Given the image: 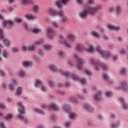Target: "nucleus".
Here are the masks:
<instances>
[{"label": "nucleus", "mask_w": 128, "mask_h": 128, "mask_svg": "<svg viewBox=\"0 0 128 128\" xmlns=\"http://www.w3.org/2000/svg\"><path fill=\"white\" fill-rule=\"evenodd\" d=\"M68 66H72V62L69 61L68 62V64H67Z\"/></svg>", "instance_id": "63"}, {"label": "nucleus", "mask_w": 128, "mask_h": 128, "mask_svg": "<svg viewBox=\"0 0 128 128\" xmlns=\"http://www.w3.org/2000/svg\"><path fill=\"white\" fill-rule=\"evenodd\" d=\"M0 128H6V126H4V123L1 122L0 124Z\"/></svg>", "instance_id": "59"}, {"label": "nucleus", "mask_w": 128, "mask_h": 128, "mask_svg": "<svg viewBox=\"0 0 128 128\" xmlns=\"http://www.w3.org/2000/svg\"><path fill=\"white\" fill-rule=\"evenodd\" d=\"M18 106H20V108H18V114L17 115V118L19 120H24V114L26 112L24 111V107L22 106V102H17Z\"/></svg>", "instance_id": "5"}, {"label": "nucleus", "mask_w": 128, "mask_h": 128, "mask_svg": "<svg viewBox=\"0 0 128 128\" xmlns=\"http://www.w3.org/2000/svg\"><path fill=\"white\" fill-rule=\"evenodd\" d=\"M18 75L20 76H24V71L22 70H20L19 72H18Z\"/></svg>", "instance_id": "46"}, {"label": "nucleus", "mask_w": 128, "mask_h": 128, "mask_svg": "<svg viewBox=\"0 0 128 128\" xmlns=\"http://www.w3.org/2000/svg\"><path fill=\"white\" fill-rule=\"evenodd\" d=\"M92 36H95L96 38H98L100 36V34L96 31H94L92 32Z\"/></svg>", "instance_id": "38"}, {"label": "nucleus", "mask_w": 128, "mask_h": 128, "mask_svg": "<svg viewBox=\"0 0 128 128\" xmlns=\"http://www.w3.org/2000/svg\"><path fill=\"white\" fill-rule=\"evenodd\" d=\"M58 72H61L62 74L64 75L65 76H67V78H70V76L72 80H74V82H77V80H80L82 84H86V79L85 78H81L78 77V76L72 74L70 72L68 71L64 72L62 70H58Z\"/></svg>", "instance_id": "4"}, {"label": "nucleus", "mask_w": 128, "mask_h": 128, "mask_svg": "<svg viewBox=\"0 0 128 128\" xmlns=\"http://www.w3.org/2000/svg\"><path fill=\"white\" fill-rule=\"evenodd\" d=\"M103 78L106 80H109L108 76V74H104L103 76Z\"/></svg>", "instance_id": "49"}, {"label": "nucleus", "mask_w": 128, "mask_h": 128, "mask_svg": "<svg viewBox=\"0 0 128 128\" xmlns=\"http://www.w3.org/2000/svg\"><path fill=\"white\" fill-rule=\"evenodd\" d=\"M82 92L80 93L78 95V96L80 98H84V96H82Z\"/></svg>", "instance_id": "62"}, {"label": "nucleus", "mask_w": 128, "mask_h": 128, "mask_svg": "<svg viewBox=\"0 0 128 128\" xmlns=\"http://www.w3.org/2000/svg\"><path fill=\"white\" fill-rule=\"evenodd\" d=\"M118 126H120V122L112 125V128H118Z\"/></svg>", "instance_id": "48"}, {"label": "nucleus", "mask_w": 128, "mask_h": 128, "mask_svg": "<svg viewBox=\"0 0 128 128\" xmlns=\"http://www.w3.org/2000/svg\"><path fill=\"white\" fill-rule=\"evenodd\" d=\"M68 40H76V38L74 35L70 34L68 36Z\"/></svg>", "instance_id": "37"}, {"label": "nucleus", "mask_w": 128, "mask_h": 128, "mask_svg": "<svg viewBox=\"0 0 128 128\" xmlns=\"http://www.w3.org/2000/svg\"><path fill=\"white\" fill-rule=\"evenodd\" d=\"M48 68L52 72H58V68H56V66L54 64H51L49 65Z\"/></svg>", "instance_id": "17"}, {"label": "nucleus", "mask_w": 128, "mask_h": 128, "mask_svg": "<svg viewBox=\"0 0 128 128\" xmlns=\"http://www.w3.org/2000/svg\"><path fill=\"white\" fill-rule=\"evenodd\" d=\"M122 88L124 90H128V86H126V82H124L122 83Z\"/></svg>", "instance_id": "35"}, {"label": "nucleus", "mask_w": 128, "mask_h": 128, "mask_svg": "<svg viewBox=\"0 0 128 128\" xmlns=\"http://www.w3.org/2000/svg\"><path fill=\"white\" fill-rule=\"evenodd\" d=\"M63 110H64L66 112H70V106L65 104L63 106Z\"/></svg>", "instance_id": "25"}, {"label": "nucleus", "mask_w": 128, "mask_h": 128, "mask_svg": "<svg viewBox=\"0 0 128 128\" xmlns=\"http://www.w3.org/2000/svg\"><path fill=\"white\" fill-rule=\"evenodd\" d=\"M78 115L75 112H72L70 114L69 118L70 120H74Z\"/></svg>", "instance_id": "29"}, {"label": "nucleus", "mask_w": 128, "mask_h": 128, "mask_svg": "<svg viewBox=\"0 0 128 128\" xmlns=\"http://www.w3.org/2000/svg\"><path fill=\"white\" fill-rule=\"evenodd\" d=\"M12 118V114H7V116L6 117V118L8 120H10V118Z\"/></svg>", "instance_id": "40"}, {"label": "nucleus", "mask_w": 128, "mask_h": 128, "mask_svg": "<svg viewBox=\"0 0 128 128\" xmlns=\"http://www.w3.org/2000/svg\"><path fill=\"white\" fill-rule=\"evenodd\" d=\"M22 64L26 68V66H32V62L31 61H23V62H22Z\"/></svg>", "instance_id": "19"}, {"label": "nucleus", "mask_w": 128, "mask_h": 128, "mask_svg": "<svg viewBox=\"0 0 128 128\" xmlns=\"http://www.w3.org/2000/svg\"><path fill=\"white\" fill-rule=\"evenodd\" d=\"M84 108L87 110L88 112H94V107L91 106L90 103H87L84 106Z\"/></svg>", "instance_id": "15"}, {"label": "nucleus", "mask_w": 128, "mask_h": 128, "mask_svg": "<svg viewBox=\"0 0 128 128\" xmlns=\"http://www.w3.org/2000/svg\"><path fill=\"white\" fill-rule=\"evenodd\" d=\"M126 50H122L120 52V54H126Z\"/></svg>", "instance_id": "56"}, {"label": "nucleus", "mask_w": 128, "mask_h": 128, "mask_svg": "<svg viewBox=\"0 0 128 128\" xmlns=\"http://www.w3.org/2000/svg\"><path fill=\"white\" fill-rule=\"evenodd\" d=\"M84 45L82 44H78L76 46V50H78L79 52H82V50H84Z\"/></svg>", "instance_id": "23"}, {"label": "nucleus", "mask_w": 128, "mask_h": 128, "mask_svg": "<svg viewBox=\"0 0 128 128\" xmlns=\"http://www.w3.org/2000/svg\"><path fill=\"white\" fill-rule=\"evenodd\" d=\"M48 110H58V106H56V104H53L51 106H49L48 107Z\"/></svg>", "instance_id": "20"}, {"label": "nucleus", "mask_w": 128, "mask_h": 128, "mask_svg": "<svg viewBox=\"0 0 128 128\" xmlns=\"http://www.w3.org/2000/svg\"><path fill=\"white\" fill-rule=\"evenodd\" d=\"M87 52H98V54H100L103 58H109L112 57V54L108 51H106V52L102 50V46H98L96 48L92 45H90L88 48L86 49Z\"/></svg>", "instance_id": "1"}, {"label": "nucleus", "mask_w": 128, "mask_h": 128, "mask_svg": "<svg viewBox=\"0 0 128 128\" xmlns=\"http://www.w3.org/2000/svg\"><path fill=\"white\" fill-rule=\"evenodd\" d=\"M44 48L46 50H52V46L50 45H45Z\"/></svg>", "instance_id": "39"}, {"label": "nucleus", "mask_w": 128, "mask_h": 128, "mask_svg": "<svg viewBox=\"0 0 128 128\" xmlns=\"http://www.w3.org/2000/svg\"><path fill=\"white\" fill-rule=\"evenodd\" d=\"M28 31L31 32H32V34H38L39 32H42V30L38 28H30V30Z\"/></svg>", "instance_id": "16"}, {"label": "nucleus", "mask_w": 128, "mask_h": 128, "mask_svg": "<svg viewBox=\"0 0 128 128\" xmlns=\"http://www.w3.org/2000/svg\"><path fill=\"white\" fill-rule=\"evenodd\" d=\"M16 80H13L12 84L9 85L10 90H14V86H16Z\"/></svg>", "instance_id": "34"}, {"label": "nucleus", "mask_w": 128, "mask_h": 128, "mask_svg": "<svg viewBox=\"0 0 128 128\" xmlns=\"http://www.w3.org/2000/svg\"><path fill=\"white\" fill-rule=\"evenodd\" d=\"M120 100L122 102V106L124 108H128V104H126V102H124V98H120Z\"/></svg>", "instance_id": "26"}, {"label": "nucleus", "mask_w": 128, "mask_h": 128, "mask_svg": "<svg viewBox=\"0 0 128 128\" xmlns=\"http://www.w3.org/2000/svg\"><path fill=\"white\" fill-rule=\"evenodd\" d=\"M2 32H4V30L2 29H0V38L2 40L4 38V35H2Z\"/></svg>", "instance_id": "45"}, {"label": "nucleus", "mask_w": 128, "mask_h": 128, "mask_svg": "<svg viewBox=\"0 0 128 128\" xmlns=\"http://www.w3.org/2000/svg\"><path fill=\"white\" fill-rule=\"evenodd\" d=\"M41 90H42V92H46V87L42 86L41 87Z\"/></svg>", "instance_id": "54"}, {"label": "nucleus", "mask_w": 128, "mask_h": 128, "mask_svg": "<svg viewBox=\"0 0 128 128\" xmlns=\"http://www.w3.org/2000/svg\"><path fill=\"white\" fill-rule=\"evenodd\" d=\"M77 2L79 4H84V0H77Z\"/></svg>", "instance_id": "55"}, {"label": "nucleus", "mask_w": 128, "mask_h": 128, "mask_svg": "<svg viewBox=\"0 0 128 128\" xmlns=\"http://www.w3.org/2000/svg\"><path fill=\"white\" fill-rule=\"evenodd\" d=\"M84 74H86L87 76H92V72L88 70H85L84 72Z\"/></svg>", "instance_id": "32"}, {"label": "nucleus", "mask_w": 128, "mask_h": 128, "mask_svg": "<svg viewBox=\"0 0 128 128\" xmlns=\"http://www.w3.org/2000/svg\"><path fill=\"white\" fill-rule=\"evenodd\" d=\"M63 44H64L66 46H67V48H72V45H70V42H68V41L66 40L64 42H62Z\"/></svg>", "instance_id": "31"}, {"label": "nucleus", "mask_w": 128, "mask_h": 128, "mask_svg": "<svg viewBox=\"0 0 128 128\" xmlns=\"http://www.w3.org/2000/svg\"><path fill=\"white\" fill-rule=\"evenodd\" d=\"M93 98H94V100H100V98L98 97V94H96L94 96Z\"/></svg>", "instance_id": "41"}, {"label": "nucleus", "mask_w": 128, "mask_h": 128, "mask_svg": "<svg viewBox=\"0 0 128 128\" xmlns=\"http://www.w3.org/2000/svg\"><path fill=\"white\" fill-rule=\"evenodd\" d=\"M25 18L28 20H35V18H36V16L28 14L25 15Z\"/></svg>", "instance_id": "22"}, {"label": "nucleus", "mask_w": 128, "mask_h": 128, "mask_svg": "<svg viewBox=\"0 0 128 128\" xmlns=\"http://www.w3.org/2000/svg\"><path fill=\"white\" fill-rule=\"evenodd\" d=\"M12 24H14V22L12 20H4L3 22V26L11 28Z\"/></svg>", "instance_id": "11"}, {"label": "nucleus", "mask_w": 128, "mask_h": 128, "mask_svg": "<svg viewBox=\"0 0 128 128\" xmlns=\"http://www.w3.org/2000/svg\"><path fill=\"white\" fill-rule=\"evenodd\" d=\"M0 76H6V72L2 70H0Z\"/></svg>", "instance_id": "50"}, {"label": "nucleus", "mask_w": 128, "mask_h": 128, "mask_svg": "<svg viewBox=\"0 0 128 128\" xmlns=\"http://www.w3.org/2000/svg\"><path fill=\"white\" fill-rule=\"evenodd\" d=\"M34 112H38V114H44V111H42V110H41L38 108H35L34 109Z\"/></svg>", "instance_id": "33"}, {"label": "nucleus", "mask_w": 128, "mask_h": 128, "mask_svg": "<svg viewBox=\"0 0 128 128\" xmlns=\"http://www.w3.org/2000/svg\"><path fill=\"white\" fill-rule=\"evenodd\" d=\"M110 12H116L118 16H120L122 14V6H114L112 8H110L108 10Z\"/></svg>", "instance_id": "6"}, {"label": "nucleus", "mask_w": 128, "mask_h": 128, "mask_svg": "<svg viewBox=\"0 0 128 128\" xmlns=\"http://www.w3.org/2000/svg\"><path fill=\"white\" fill-rule=\"evenodd\" d=\"M22 50L23 52H26V50H27L26 46H22Z\"/></svg>", "instance_id": "58"}, {"label": "nucleus", "mask_w": 128, "mask_h": 128, "mask_svg": "<svg viewBox=\"0 0 128 128\" xmlns=\"http://www.w3.org/2000/svg\"><path fill=\"white\" fill-rule=\"evenodd\" d=\"M22 92V90L20 88V87L16 89V96H20V94H21Z\"/></svg>", "instance_id": "30"}, {"label": "nucleus", "mask_w": 128, "mask_h": 128, "mask_svg": "<svg viewBox=\"0 0 128 128\" xmlns=\"http://www.w3.org/2000/svg\"><path fill=\"white\" fill-rule=\"evenodd\" d=\"M89 64L90 66H93L95 67V70H100V68H102V70H106L108 68V66L104 64H102L98 60L94 58H90L89 60Z\"/></svg>", "instance_id": "3"}, {"label": "nucleus", "mask_w": 128, "mask_h": 128, "mask_svg": "<svg viewBox=\"0 0 128 128\" xmlns=\"http://www.w3.org/2000/svg\"><path fill=\"white\" fill-rule=\"evenodd\" d=\"M52 24L53 26H54V28H58V24L56 22H53L52 23Z\"/></svg>", "instance_id": "42"}, {"label": "nucleus", "mask_w": 128, "mask_h": 128, "mask_svg": "<svg viewBox=\"0 0 128 128\" xmlns=\"http://www.w3.org/2000/svg\"><path fill=\"white\" fill-rule=\"evenodd\" d=\"M40 42V41L38 40L36 41V44H33L31 46H30L28 48V52H34V50H36V44H38Z\"/></svg>", "instance_id": "13"}, {"label": "nucleus", "mask_w": 128, "mask_h": 128, "mask_svg": "<svg viewBox=\"0 0 128 128\" xmlns=\"http://www.w3.org/2000/svg\"><path fill=\"white\" fill-rule=\"evenodd\" d=\"M2 54L5 58H7L8 57V54L6 50H4L2 53Z\"/></svg>", "instance_id": "36"}, {"label": "nucleus", "mask_w": 128, "mask_h": 128, "mask_svg": "<svg viewBox=\"0 0 128 128\" xmlns=\"http://www.w3.org/2000/svg\"><path fill=\"white\" fill-rule=\"evenodd\" d=\"M58 94H61L62 96L63 94H64V92L60 90L58 92Z\"/></svg>", "instance_id": "61"}, {"label": "nucleus", "mask_w": 128, "mask_h": 128, "mask_svg": "<svg viewBox=\"0 0 128 128\" xmlns=\"http://www.w3.org/2000/svg\"><path fill=\"white\" fill-rule=\"evenodd\" d=\"M111 96H112V92H107L106 94V98H110Z\"/></svg>", "instance_id": "44"}, {"label": "nucleus", "mask_w": 128, "mask_h": 128, "mask_svg": "<svg viewBox=\"0 0 128 128\" xmlns=\"http://www.w3.org/2000/svg\"><path fill=\"white\" fill-rule=\"evenodd\" d=\"M21 2L22 6H28V4H32V0H21Z\"/></svg>", "instance_id": "18"}, {"label": "nucleus", "mask_w": 128, "mask_h": 128, "mask_svg": "<svg viewBox=\"0 0 128 128\" xmlns=\"http://www.w3.org/2000/svg\"><path fill=\"white\" fill-rule=\"evenodd\" d=\"M49 86H51V88H52L54 86V82L52 81H49Z\"/></svg>", "instance_id": "52"}, {"label": "nucleus", "mask_w": 128, "mask_h": 128, "mask_svg": "<svg viewBox=\"0 0 128 128\" xmlns=\"http://www.w3.org/2000/svg\"><path fill=\"white\" fill-rule=\"evenodd\" d=\"M70 0H62V1L59 0L56 2V6L59 8H62L63 6L62 4H66V3L68 2H70Z\"/></svg>", "instance_id": "9"}, {"label": "nucleus", "mask_w": 128, "mask_h": 128, "mask_svg": "<svg viewBox=\"0 0 128 128\" xmlns=\"http://www.w3.org/2000/svg\"><path fill=\"white\" fill-rule=\"evenodd\" d=\"M74 58L76 60H78V63L76 64V66L78 70H82V64H84V59L80 58L78 54H75Z\"/></svg>", "instance_id": "7"}, {"label": "nucleus", "mask_w": 128, "mask_h": 128, "mask_svg": "<svg viewBox=\"0 0 128 128\" xmlns=\"http://www.w3.org/2000/svg\"><path fill=\"white\" fill-rule=\"evenodd\" d=\"M32 11L34 14H38V12H40V6L36 4L33 6L32 8Z\"/></svg>", "instance_id": "12"}, {"label": "nucleus", "mask_w": 128, "mask_h": 128, "mask_svg": "<svg viewBox=\"0 0 128 128\" xmlns=\"http://www.w3.org/2000/svg\"><path fill=\"white\" fill-rule=\"evenodd\" d=\"M12 52L14 53L18 52V48L14 47L12 48Z\"/></svg>", "instance_id": "47"}, {"label": "nucleus", "mask_w": 128, "mask_h": 128, "mask_svg": "<svg viewBox=\"0 0 128 128\" xmlns=\"http://www.w3.org/2000/svg\"><path fill=\"white\" fill-rule=\"evenodd\" d=\"M59 16H61V18H62V22H66V20H68V18L64 16V11L60 12Z\"/></svg>", "instance_id": "21"}, {"label": "nucleus", "mask_w": 128, "mask_h": 128, "mask_svg": "<svg viewBox=\"0 0 128 128\" xmlns=\"http://www.w3.org/2000/svg\"><path fill=\"white\" fill-rule=\"evenodd\" d=\"M48 12L51 16H59L60 14V12H56V10L52 8H49V10H48Z\"/></svg>", "instance_id": "14"}, {"label": "nucleus", "mask_w": 128, "mask_h": 128, "mask_svg": "<svg viewBox=\"0 0 128 128\" xmlns=\"http://www.w3.org/2000/svg\"><path fill=\"white\" fill-rule=\"evenodd\" d=\"M88 4H94V0H88Z\"/></svg>", "instance_id": "51"}, {"label": "nucleus", "mask_w": 128, "mask_h": 128, "mask_svg": "<svg viewBox=\"0 0 128 128\" xmlns=\"http://www.w3.org/2000/svg\"><path fill=\"white\" fill-rule=\"evenodd\" d=\"M3 42L6 46H8L10 44V41L6 38H4Z\"/></svg>", "instance_id": "28"}, {"label": "nucleus", "mask_w": 128, "mask_h": 128, "mask_svg": "<svg viewBox=\"0 0 128 128\" xmlns=\"http://www.w3.org/2000/svg\"><path fill=\"white\" fill-rule=\"evenodd\" d=\"M58 54L59 56H66V52L62 50H58Z\"/></svg>", "instance_id": "27"}, {"label": "nucleus", "mask_w": 128, "mask_h": 128, "mask_svg": "<svg viewBox=\"0 0 128 128\" xmlns=\"http://www.w3.org/2000/svg\"><path fill=\"white\" fill-rule=\"evenodd\" d=\"M71 124H72L70 123V122H66L65 123H64V126H65L66 128H70Z\"/></svg>", "instance_id": "43"}, {"label": "nucleus", "mask_w": 128, "mask_h": 128, "mask_svg": "<svg viewBox=\"0 0 128 128\" xmlns=\"http://www.w3.org/2000/svg\"><path fill=\"white\" fill-rule=\"evenodd\" d=\"M108 28L110 30H115L118 32V30H120V26H116L112 24H108Z\"/></svg>", "instance_id": "10"}, {"label": "nucleus", "mask_w": 128, "mask_h": 128, "mask_svg": "<svg viewBox=\"0 0 128 128\" xmlns=\"http://www.w3.org/2000/svg\"><path fill=\"white\" fill-rule=\"evenodd\" d=\"M54 34H56V32L52 28H48V36L49 38L54 40Z\"/></svg>", "instance_id": "8"}, {"label": "nucleus", "mask_w": 128, "mask_h": 128, "mask_svg": "<svg viewBox=\"0 0 128 128\" xmlns=\"http://www.w3.org/2000/svg\"><path fill=\"white\" fill-rule=\"evenodd\" d=\"M70 86V84L68 82H66V86L67 87H68Z\"/></svg>", "instance_id": "64"}, {"label": "nucleus", "mask_w": 128, "mask_h": 128, "mask_svg": "<svg viewBox=\"0 0 128 128\" xmlns=\"http://www.w3.org/2000/svg\"><path fill=\"white\" fill-rule=\"evenodd\" d=\"M0 108H2V109L6 108V106H4V104L2 103H0Z\"/></svg>", "instance_id": "57"}, {"label": "nucleus", "mask_w": 128, "mask_h": 128, "mask_svg": "<svg viewBox=\"0 0 128 128\" xmlns=\"http://www.w3.org/2000/svg\"><path fill=\"white\" fill-rule=\"evenodd\" d=\"M22 20L20 18L16 19V22H18V24L20 22H22Z\"/></svg>", "instance_id": "60"}, {"label": "nucleus", "mask_w": 128, "mask_h": 128, "mask_svg": "<svg viewBox=\"0 0 128 128\" xmlns=\"http://www.w3.org/2000/svg\"><path fill=\"white\" fill-rule=\"evenodd\" d=\"M100 8V6L92 7V6H88L80 13V16L82 18H86L88 14H90L92 15L96 14Z\"/></svg>", "instance_id": "2"}, {"label": "nucleus", "mask_w": 128, "mask_h": 128, "mask_svg": "<svg viewBox=\"0 0 128 128\" xmlns=\"http://www.w3.org/2000/svg\"><path fill=\"white\" fill-rule=\"evenodd\" d=\"M42 84V80L38 79L36 80L34 83V86H36V88H38V86Z\"/></svg>", "instance_id": "24"}, {"label": "nucleus", "mask_w": 128, "mask_h": 128, "mask_svg": "<svg viewBox=\"0 0 128 128\" xmlns=\"http://www.w3.org/2000/svg\"><path fill=\"white\" fill-rule=\"evenodd\" d=\"M126 69H124V68H122L120 72L121 74H126Z\"/></svg>", "instance_id": "53"}]
</instances>
